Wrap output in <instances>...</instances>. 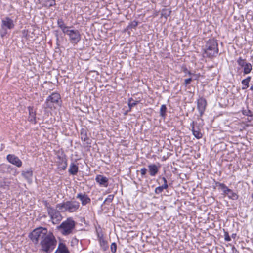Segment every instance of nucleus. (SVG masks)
<instances>
[{
	"label": "nucleus",
	"mask_w": 253,
	"mask_h": 253,
	"mask_svg": "<svg viewBox=\"0 0 253 253\" xmlns=\"http://www.w3.org/2000/svg\"><path fill=\"white\" fill-rule=\"evenodd\" d=\"M192 81V79L191 78H189L188 79H186L184 80V85L185 86H187L189 84H190Z\"/></svg>",
	"instance_id": "ea45409f"
},
{
	"label": "nucleus",
	"mask_w": 253,
	"mask_h": 253,
	"mask_svg": "<svg viewBox=\"0 0 253 253\" xmlns=\"http://www.w3.org/2000/svg\"><path fill=\"white\" fill-rule=\"evenodd\" d=\"M138 101L133 100L132 98H130L128 100V106L129 107V111H131L132 108L138 103Z\"/></svg>",
	"instance_id": "bb28decb"
},
{
	"label": "nucleus",
	"mask_w": 253,
	"mask_h": 253,
	"mask_svg": "<svg viewBox=\"0 0 253 253\" xmlns=\"http://www.w3.org/2000/svg\"><path fill=\"white\" fill-rule=\"evenodd\" d=\"M57 158L58 159L57 163L58 168L62 170H65L67 167V159L64 152L62 151H58L57 153Z\"/></svg>",
	"instance_id": "0eeeda50"
},
{
	"label": "nucleus",
	"mask_w": 253,
	"mask_h": 253,
	"mask_svg": "<svg viewBox=\"0 0 253 253\" xmlns=\"http://www.w3.org/2000/svg\"><path fill=\"white\" fill-rule=\"evenodd\" d=\"M117 244L116 243L113 242L111 244V247H110V250L112 253H115L117 251Z\"/></svg>",
	"instance_id": "e433bc0d"
},
{
	"label": "nucleus",
	"mask_w": 253,
	"mask_h": 253,
	"mask_svg": "<svg viewBox=\"0 0 253 253\" xmlns=\"http://www.w3.org/2000/svg\"><path fill=\"white\" fill-rule=\"evenodd\" d=\"M161 186L163 187L164 189H166L168 188V184L167 183L163 184Z\"/></svg>",
	"instance_id": "09e8293b"
},
{
	"label": "nucleus",
	"mask_w": 253,
	"mask_h": 253,
	"mask_svg": "<svg viewBox=\"0 0 253 253\" xmlns=\"http://www.w3.org/2000/svg\"><path fill=\"white\" fill-rule=\"evenodd\" d=\"M243 72L244 74H249L251 71L252 70V66L251 64V63L248 62L246 65H245V66L243 67Z\"/></svg>",
	"instance_id": "cd10ccee"
},
{
	"label": "nucleus",
	"mask_w": 253,
	"mask_h": 253,
	"mask_svg": "<svg viewBox=\"0 0 253 253\" xmlns=\"http://www.w3.org/2000/svg\"><path fill=\"white\" fill-rule=\"evenodd\" d=\"M21 175L27 180H31L33 176V170L31 168H29L25 170L22 171Z\"/></svg>",
	"instance_id": "aec40b11"
},
{
	"label": "nucleus",
	"mask_w": 253,
	"mask_h": 253,
	"mask_svg": "<svg viewBox=\"0 0 253 253\" xmlns=\"http://www.w3.org/2000/svg\"><path fill=\"white\" fill-rule=\"evenodd\" d=\"M250 90L253 91V85L251 86Z\"/></svg>",
	"instance_id": "864d4df0"
},
{
	"label": "nucleus",
	"mask_w": 253,
	"mask_h": 253,
	"mask_svg": "<svg viewBox=\"0 0 253 253\" xmlns=\"http://www.w3.org/2000/svg\"><path fill=\"white\" fill-rule=\"evenodd\" d=\"M252 184L253 185V180H252Z\"/></svg>",
	"instance_id": "13d9d810"
},
{
	"label": "nucleus",
	"mask_w": 253,
	"mask_h": 253,
	"mask_svg": "<svg viewBox=\"0 0 253 253\" xmlns=\"http://www.w3.org/2000/svg\"><path fill=\"white\" fill-rule=\"evenodd\" d=\"M43 203L47 209V212H48L49 211H51L54 208L53 207H52L49 203L46 200L43 201Z\"/></svg>",
	"instance_id": "c9c22d12"
},
{
	"label": "nucleus",
	"mask_w": 253,
	"mask_h": 253,
	"mask_svg": "<svg viewBox=\"0 0 253 253\" xmlns=\"http://www.w3.org/2000/svg\"><path fill=\"white\" fill-rule=\"evenodd\" d=\"M193 135L196 137L197 139H199L202 137V134L200 132V129L198 127H197L195 130H193L192 132Z\"/></svg>",
	"instance_id": "c85d7f7f"
},
{
	"label": "nucleus",
	"mask_w": 253,
	"mask_h": 253,
	"mask_svg": "<svg viewBox=\"0 0 253 253\" xmlns=\"http://www.w3.org/2000/svg\"><path fill=\"white\" fill-rule=\"evenodd\" d=\"M224 239L226 241H230L231 240V237L227 232H225L224 233Z\"/></svg>",
	"instance_id": "79ce46f5"
},
{
	"label": "nucleus",
	"mask_w": 253,
	"mask_h": 253,
	"mask_svg": "<svg viewBox=\"0 0 253 253\" xmlns=\"http://www.w3.org/2000/svg\"><path fill=\"white\" fill-rule=\"evenodd\" d=\"M80 207V203L75 200L66 201L56 205V208L61 211L70 213L77 212Z\"/></svg>",
	"instance_id": "7ed1b4c3"
},
{
	"label": "nucleus",
	"mask_w": 253,
	"mask_h": 253,
	"mask_svg": "<svg viewBox=\"0 0 253 253\" xmlns=\"http://www.w3.org/2000/svg\"><path fill=\"white\" fill-rule=\"evenodd\" d=\"M99 244L102 251H106L108 250L109 247L107 242L102 237L99 238Z\"/></svg>",
	"instance_id": "5701e85b"
},
{
	"label": "nucleus",
	"mask_w": 253,
	"mask_h": 253,
	"mask_svg": "<svg viewBox=\"0 0 253 253\" xmlns=\"http://www.w3.org/2000/svg\"><path fill=\"white\" fill-rule=\"evenodd\" d=\"M160 167V165L157 166L154 164L149 165L148 168L150 175L151 176H155L159 172Z\"/></svg>",
	"instance_id": "dca6fc26"
},
{
	"label": "nucleus",
	"mask_w": 253,
	"mask_h": 253,
	"mask_svg": "<svg viewBox=\"0 0 253 253\" xmlns=\"http://www.w3.org/2000/svg\"><path fill=\"white\" fill-rule=\"evenodd\" d=\"M243 114L248 116H251L252 115V112L249 110H244L243 111Z\"/></svg>",
	"instance_id": "a19ab883"
},
{
	"label": "nucleus",
	"mask_w": 253,
	"mask_h": 253,
	"mask_svg": "<svg viewBox=\"0 0 253 253\" xmlns=\"http://www.w3.org/2000/svg\"><path fill=\"white\" fill-rule=\"evenodd\" d=\"M95 180L97 183H99L100 185H102L105 187L108 185V179L102 175H97L95 177Z\"/></svg>",
	"instance_id": "2eb2a0df"
},
{
	"label": "nucleus",
	"mask_w": 253,
	"mask_h": 253,
	"mask_svg": "<svg viewBox=\"0 0 253 253\" xmlns=\"http://www.w3.org/2000/svg\"><path fill=\"white\" fill-rule=\"evenodd\" d=\"M57 240L51 232L40 242V251L45 253H51L55 248L57 245Z\"/></svg>",
	"instance_id": "f257e3e1"
},
{
	"label": "nucleus",
	"mask_w": 253,
	"mask_h": 253,
	"mask_svg": "<svg viewBox=\"0 0 253 253\" xmlns=\"http://www.w3.org/2000/svg\"><path fill=\"white\" fill-rule=\"evenodd\" d=\"M28 109L29 112L28 120L29 121L32 122L35 124L36 123V117L35 112L34 111L33 107L29 106L28 107Z\"/></svg>",
	"instance_id": "6ab92c4d"
},
{
	"label": "nucleus",
	"mask_w": 253,
	"mask_h": 253,
	"mask_svg": "<svg viewBox=\"0 0 253 253\" xmlns=\"http://www.w3.org/2000/svg\"><path fill=\"white\" fill-rule=\"evenodd\" d=\"M171 14V10L166 8L163 9L161 12V16L167 18Z\"/></svg>",
	"instance_id": "c756f323"
},
{
	"label": "nucleus",
	"mask_w": 253,
	"mask_h": 253,
	"mask_svg": "<svg viewBox=\"0 0 253 253\" xmlns=\"http://www.w3.org/2000/svg\"><path fill=\"white\" fill-rule=\"evenodd\" d=\"M216 185L219 186L222 189L223 193L226 195L228 194V192H231V189L228 188V187L224 183H216Z\"/></svg>",
	"instance_id": "393cba45"
},
{
	"label": "nucleus",
	"mask_w": 253,
	"mask_h": 253,
	"mask_svg": "<svg viewBox=\"0 0 253 253\" xmlns=\"http://www.w3.org/2000/svg\"><path fill=\"white\" fill-rule=\"evenodd\" d=\"M78 170L79 168L77 165H76L74 163H72L70 164L68 172L71 175H76L78 172Z\"/></svg>",
	"instance_id": "4be33fe9"
},
{
	"label": "nucleus",
	"mask_w": 253,
	"mask_h": 253,
	"mask_svg": "<svg viewBox=\"0 0 253 253\" xmlns=\"http://www.w3.org/2000/svg\"><path fill=\"white\" fill-rule=\"evenodd\" d=\"M114 195L113 194L109 195L104 200L103 203H106L107 204H109L110 203H111L114 199Z\"/></svg>",
	"instance_id": "72a5a7b5"
},
{
	"label": "nucleus",
	"mask_w": 253,
	"mask_h": 253,
	"mask_svg": "<svg viewBox=\"0 0 253 253\" xmlns=\"http://www.w3.org/2000/svg\"><path fill=\"white\" fill-rule=\"evenodd\" d=\"M14 26L13 20L10 18L6 17L2 20L1 29L11 30L13 29Z\"/></svg>",
	"instance_id": "9b49d317"
},
{
	"label": "nucleus",
	"mask_w": 253,
	"mask_h": 253,
	"mask_svg": "<svg viewBox=\"0 0 253 253\" xmlns=\"http://www.w3.org/2000/svg\"><path fill=\"white\" fill-rule=\"evenodd\" d=\"M129 110H127V111H126V112L125 114H127V113L128 112H129Z\"/></svg>",
	"instance_id": "6e6d98bb"
},
{
	"label": "nucleus",
	"mask_w": 253,
	"mask_h": 253,
	"mask_svg": "<svg viewBox=\"0 0 253 253\" xmlns=\"http://www.w3.org/2000/svg\"><path fill=\"white\" fill-rule=\"evenodd\" d=\"M58 27L60 28L62 32L65 34L70 28L66 25L62 18H58L57 21Z\"/></svg>",
	"instance_id": "f3484780"
},
{
	"label": "nucleus",
	"mask_w": 253,
	"mask_h": 253,
	"mask_svg": "<svg viewBox=\"0 0 253 253\" xmlns=\"http://www.w3.org/2000/svg\"><path fill=\"white\" fill-rule=\"evenodd\" d=\"M237 62L238 64L242 68L245 66V65H246L248 63L246 62V59H243L242 57H239L238 58Z\"/></svg>",
	"instance_id": "7c9ffc66"
},
{
	"label": "nucleus",
	"mask_w": 253,
	"mask_h": 253,
	"mask_svg": "<svg viewBox=\"0 0 253 253\" xmlns=\"http://www.w3.org/2000/svg\"><path fill=\"white\" fill-rule=\"evenodd\" d=\"M65 34L68 36L70 42L73 44H77L81 40V35L78 30L69 29Z\"/></svg>",
	"instance_id": "423d86ee"
},
{
	"label": "nucleus",
	"mask_w": 253,
	"mask_h": 253,
	"mask_svg": "<svg viewBox=\"0 0 253 253\" xmlns=\"http://www.w3.org/2000/svg\"><path fill=\"white\" fill-rule=\"evenodd\" d=\"M167 107L166 105H162L160 110V115L162 117L165 118L167 112Z\"/></svg>",
	"instance_id": "2f4dec72"
},
{
	"label": "nucleus",
	"mask_w": 253,
	"mask_h": 253,
	"mask_svg": "<svg viewBox=\"0 0 253 253\" xmlns=\"http://www.w3.org/2000/svg\"><path fill=\"white\" fill-rule=\"evenodd\" d=\"M138 25V22L134 20L131 22L127 27V29H135Z\"/></svg>",
	"instance_id": "f704fd0d"
},
{
	"label": "nucleus",
	"mask_w": 253,
	"mask_h": 253,
	"mask_svg": "<svg viewBox=\"0 0 253 253\" xmlns=\"http://www.w3.org/2000/svg\"><path fill=\"white\" fill-rule=\"evenodd\" d=\"M218 51V43L216 40L211 39L206 42L204 52L206 57L212 58L216 56Z\"/></svg>",
	"instance_id": "f03ea898"
},
{
	"label": "nucleus",
	"mask_w": 253,
	"mask_h": 253,
	"mask_svg": "<svg viewBox=\"0 0 253 253\" xmlns=\"http://www.w3.org/2000/svg\"><path fill=\"white\" fill-rule=\"evenodd\" d=\"M7 29H2L1 30V32H0V33H1V36L2 37H3L6 34H7Z\"/></svg>",
	"instance_id": "c03bdc74"
},
{
	"label": "nucleus",
	"mask_w": 253,
	"mask_h": 253,
	"mask_svg": "<svg viewBox=\"0 0 253 253\" xmlns=\"http://www.w3.org/2000/svg\"><path fill=\"white\" fill-rule=\"evenodd\" d=\"M229 199H231L232 200H237L238 198V195L234 192L232 190L231 192H228V194H227Z\"/></svg>",
	"instance_id": "473e14b6"
},
{
	"label": "nucleus",
	"mask_w": 253,
	"mask_h": 253,
	"mask_svg": "<svg viewBox=\"0 0 253 253\" xmlns=\"http://www.w3.org/2000/svg\"><path fill=\"white\" fill-rule=\"evenodd\" d=\"M61 99V96L59 93L56 92L52 93L46 99L45 104L47 108H51V103L58 104Z\"/></svg>",
	"instance_id": "6e6552de"
},
{
	"label": "nucleus",
	"mask_w": 253,
	"mask_h": 253,
	"mask_svg": "<svg viewBox=\"0 0 253 253\" xmlns=\"http://www.w3.org/2000/svg\"><path fill=\"white\" fill-rule=\"evenodd\" d=\"M1 168L8 170V169L11 168V166L7 164H2L1 165Z\"/></svg>",
	"instance_id": "37998d69"
},
{
	"label": "nucleus",
	"mask_w": 253,
	"mask_h": 253,
	"mask_svg": "<svg viewBox=\"0 0 253 253\" xmlns=\"http://www.w3.org/2000/svg\"><path fill=\"white\" fill-rule=\"evenodd\" d=\"M164 189L161 186L156 187L155 189V193L156 194H159L163 192Z\"/></svg>",
	"instance_id": "4c0bfd02"
},
{
	"label": "nucleus",
	"mask_w": 253,
	"mask_h": 253,
	"mask_svg": "<svg viewBox=\"0 0 253 253\" xmlns=\"http://www.w3.org/2000/svg\"><path fill=\"white\" fill-rule=\"evenodd\" d=\"M76 198L81 201L82 206H85L91 202V199L84 192L77 194Z\"/></svg>",
	"instance_id": "f8f14e48"
},
{
	"label": "nucleus",
	"mask_w": 253,
	"mask_h": 253,
	"mask_svg": "<svg viewBox=\"0 0 253 253\" xmlns=\"http://www.w3.org/2000/svg\"><path fill=\"white\" fill-rule=\"evenodd\" d=\"M207 105V103L205 98L202 97L197 100V108L201 116L204 113Z\"/></svg>",
	"instance_id": "9d476101"
},
{
	"label": "nucleus",
	"mask_w": 253,
	"mask_h": 253,
	"mask_svg": "<svg viewBox=\"0 0 253 253\" xmlns=\"http://www.w3.org/2000/svg\"><path fill=\"white\" fill-rule=\"evenodd\" d=\"M162 180H163V182H164V184H165V183H168V182H167V180L166 178L165 177H163L162 178Z\"/></svg>",
	"instance_id": "3c124183"
},
{
	"label": "nucleus",
	"mask_w": 253,
	"mask_h": 253,
	"mask_svg": "<svg viewBox=\"0 0 253 253\" xmlns=\"http://www.w3.org/2000/svg\"><path fill=\"white\" fill-rule=\"evenodd\" d=\"M49 233L45 227H39L34 229L29 235V237L34 244L42 240Z\"/></svg>",
	"instance_id": "20e7f679"
},
{
	"label": "nucleus",
	"mask_w": 253,
	"mask_h": 253,
	"mask_svg": "<svg viewBox=\"0 0 253 253\" xmlns=\"http://www.w3.org/2000/svg\"><path fill=\"white\" fill-rule=\"evenodd\" d=\"M251 77L248 76L245 79H244L242 81L241 83L243 84V87L242 89L243 90L247 89L249 86V83L251 81Z\"/></svg>",
	"instance_id": "a878e982"
},
{
	"label": "nucleus",
	"mask_w": 253,
	"mask_h": 253,
	"mask_svg": "<svg viewBox=\"0 0 253 253\" xmlns=\"http://www.w3.org/2000/svg\"><path fill=\"white\" fill-rule=\"evenodd\" d=\"M87 129L82 128L80 130V136L82 140L87 145L91 144V140L87 136Z\"/></svg>",
	"instance_id": "4468645a"
},
{
	"label": "nucleus",
	"mask_w": 253,
	"mask_h": 253,
	"mask_svg": "<svg viewBox=\"0 0 253 253\" xmlns=\"http://www.w3.org/2000/svg\"><path fill=\"white\" fill-rule=\"evenodd\" d=\"M6 159L11 164L20 167L22 166V162L21 160L16 156L13 154H8L7 155Z\"/></svg>",
	"instance_id": "ddd939ff"
},
{
	"label": "nucleus",
	"mask_w": 253,
	"mask_h": 253,
	"mask_svg": "<svg viewBox=\"0 0 253 253\" xmlns=\"http://www.w3.org/2000/svg\"><path fill=\"white\" fill-rule=\"evenodd\" d=\"M43 6L49 8L56 4L55 0H38Z\"/></svg>",
	"instance_id": "a211bd4d"
},
{
	"label": "nucleus",
	"mask_w": 253,
	"mask_h": 253,
	"mask_svg": "<svg viewBox=\"0 0 253 253\" xmlns=\"http://www.w3.org/2000/svg\"><path fill=\"white\" fill-rule=\"evenodd\" d=\"M195 122L194 121H193L191 124H190V126H191L192 128H191V130L192 131V132H193V130H195V129H196L195 127Z\"/></svg>",
	"instance_id": "a18cd8bd"
},
{
	"label": "nucleus",
	"mask_w": 253,
	"mask_h": 253,
	"mask_svg": "<svg viewBox=\"0 0 253 253\" xmlns=\"http://www.w3.org/2000/svg\"><path fill=\"white\" fill-rule=\"evenodd\" d=\"M183 71L185 73L187 74L189 76H191L193 74L190 71H188L187 68H185L183 70Z\"/></svg>",
	"instance_id": "49530a36"
},
{
	"label": "nucleus",
	"mask_w": 253,
	"mask_h": 253,
	"mask_svg": "<svg viewBox=\"0 0 253 253\" xmlns=\"http://www.w3.org/2000/svg\"><path fill=\"white\" fill-rule=\"evenodd\" d=\"M56 34L55 36H56V37L57 44L59 45L58 43V41H59L58 35V33H57V31H56Z\"/></svg>",
	"instance_id": "8fccbe9b"
},
{
	"label": "nucleus",
	"mask_w": 253,
	"mask_h": 253,
	"mask_svg": "<svg viewBox=\"0 0 253 253\" xmlns=\"http://www.w3.org/2000/svg\"><path fill=\"white\" fill-rule=\"evenodd\" d=\"M69 252L65 244L60 242L58 244V248L54 253H65Z\"/></svg>",
	"instance_id": "412c9836"
},
{
	"label": "nucleus",
	"mask_w": 253,
	"mask_h": 253,
	"mask_svg": "<svg viewBox=\"0 0 253 253\" xmlns=\"http://www.w3.org/2000/svg\"><path fill=\"white\" fill-rule=\"evenodd\" d=\"M231 237L233 239H235L236 237V233L232 234V235H231Z\"/></svg>",
	"instance_id": "603ef678"
},
{
	"label": "nucleus",
	"mask_w": 253,
	"mask_h": 253,
	"mask_svg": "<svg viewBox=\"0 0 253 253\" xmlns=\"http://www.w3.org/2000/svg\"><path fill=\"white\" fill-rule=\"evenodd\" d=\"M232 253H239V251L236 249L234 246H232L231 248Z\"/></svg>",
	"instance_id": "de8ad7c7"
},
{
	"label": "nucleus",
	"mask_w": 253,
	"mask_h": 253,
	"mask_svg": "<svg viewBox=\"0 0 253 253\" xmlns=\"http://www.w3.org/2000/svg\"><path fill=\"white\" fill-rule=\"evenodd\" d=\"M74 239L76 240V241L78 242V240H77L76 238Z\"/></svg>",
	"instance_id": "4d7b16f0"
},
{
	"label": "nucleus",
	"mask_w": 253,
	"mask_h": 253,
	"mask_svg": "<svg viewBox=\"0 0 253 253\" xmlns=\"http://www.w3.org/2000/svg\"><path fill=\"white\" fill-rule=\"evenodd\" d=\"M48 214L54 224L58 223L62 219V216L60 211L54 208H53L51 211H49Z\"/></svg>",
	"instance_id": "1a4fd4ad"
},
{
	"label": "nucleus",
	"mask_w": 253,
	"mask_h": 253,
	"mask_svg": "<svg viewBox=\"0 0 253 253\" xmlns=\"http://www.w3.org/2000/svg\"><path fill=\"white\" fill-rule=\"evenodd\" d=\"M251 197L253 199V193L251 194Z\"/></svg>",
	"instance_id": "5fc2aeb1"
},
{
	"label": "nucleus",
	"mask_w": 253,
	"mask_h": 253,
	"mask_svg": "<svg viewBox=\"0 0 253 253\" xmlns=\"http://www.w3.org/2000/svg\"><path fill=\"white\" fill-rule=\"evenodd\" d=\"M10 182L7 181L5 178L0 181V188L2 190H8L9 188Z\"/></svg>",
	"instance_id": "b1692460"
},
{
	"label": "nucleus",
	"mask_w": 253,
	"mask_h": 253,
	"mask_svg": "<svg viewBox=\"0 0 253 253\" xmlns=\"http://www.w3.org/2000/svg\"><path fill=\"white\" fill-rule=\"evenodd\" d=\"M76 226L75 221L71 218H68L57 227L61 233L64 236L69 235L73 233Z\"/></svg>",
	"instance_id": "39448f33"
},
{
	"label": "nucleus",
	"mask_w": 253,
	"mask_h": 253,
	"mask_svg": "<svg viewBox=\"0 0 253 253\" xmlns=\"http://www.w3.org/2000/svg\"><path fill=\"white\" fill-rule=\"evenodd\" d=\"M147 171V169L144 167L140 169V172H141V177L142 178L145 177V175L146 174Z\"/></svg>",
	"instance_id": "58836bf2"
}]
</instances>
